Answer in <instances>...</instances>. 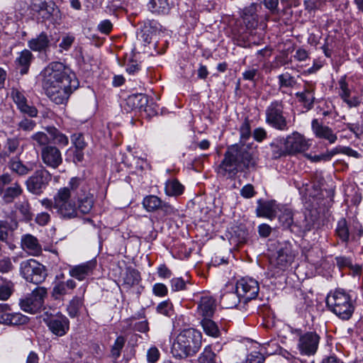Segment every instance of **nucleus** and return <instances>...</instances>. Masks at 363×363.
<instances>
[{"mask_svg":"<svg viewBox=\"0 0 363 363\" xmlns=\"http://www.w3.org/2000/svg\"><path fill=\"white\" fill-rule=\"evenodd\" d=\"M240 195L245 199H251L256 195L255 188L250 184H247L243 186L240 189Z\"/></svg>","mask_w":363,"mask_h":363,"instance_id":"obj_64","label":"nucleus"},{"mask_svg":"<svg viewBox=\"0 0 363 363\" xmlns=\"http://www.w3.org/2000/svg\"><path fill=\"white\" fill-rule=\"evenodd\" d=\"M242 301V298L235 290V286L232 283H228L222 290L220 302L223 307L226 308H235Z\"/></svg>","mask_w":363,"mask_h":363,"instance_id":"obj_17","label":"nucleus"},{"mask_svg":"<svg viewBox=\"0 0 363 363\" xmlns=\"http://www.w3.org/2000/svg\"><path fill=\"white\" fill-rule=\"evenodd\" d=\"M199 363H216L215 353L210 346H206L199 357Z\"/></svg>","mask_w":363,"mask_h":363,"instance_id":"obj_53","label":"nucleus"},{"mask_svg":"<svg viewBox=\"0 0 363 363\" xmlns=\"http://www.w3.org/2000/svg\"><path fill=\"white\" fill-rule=\"evenodd\" d=\"M335 232L342 242L347 243L349 241L350 232L347 221L345 218H341L337 221Z\"/></svg>","mask_w":363,"mask_h":363,"instance_id":"obj_40","label":"nucleus"},{"mask_svg":"<svg viewBox=\"0 0 363 363\" xmlns=\"http://www.w3.org/2000/svg\"><path fill=\"white\" fill-rule=\"evenodd\" d=\"M23 192V189L21 184L18 182H15L10 186H7L3 191L2 199L6 203H11L14 201L15 199L18 198Z\"/></svg>","mask_w":363,"mask_h":363,"instance_id":"obj_33","label":"nucleus"},{"mask_svg":"<svg viewBox=\"0 0 363 363\" xmlns=\"http://www.w3.org/2000/svg\"><path fill=\"white\" fill-rule=\"evenodd\" d=\"M216 303L212 297L207 295L201 296L197 307L199 315H201L203 318H211L214 313Z\"/></svg>","mask_w":363,"mask_h":363,"instance_id":"obj_30","label":"nucleus"},{"mask_svg":"<svg viewBox=\"0 0 363 363\" xmlns=\"http://www.w3.org/2000/svg\"><path fill=\"white\" fill-rule=\"evenodd\" d=\"M74 40L75 37L73 34L69 33L62 34L61 42L59 44L60 52H62L64 50H69L72 47V44L74 43Z\"/></svg>","mask_w":363,"mask_h":363,"instance_id":"obj_51","label":"nucleus"},{"mask_svg":"<svg viewBox=\"0 0 363 363\" xmlns=\"http://www.w3.org/2000/svg\"><path fill=\"white\" fill-rule=\"evenodd\" d=\"M152 293L156 296L164 297L167 295L168 289L164 284L156 283L152 286Z\"/></svg>","mask_w":363,"mask_h":363,"instance_id":"obj_63","label":"nucleus"},{"mask_svg":"<svg viewBox=\"0 0 363 363\" xmlns=\"http://www.w3.org/2000/svg\"><path fill=\"white\" fill-rule=\"evenodd\" d=\"M5 154H20L22 151L20 147V140L16 138H8L5 145Z\"/></svg>","mask_w":363,"mask_h":363,"instance_id":"obj_47","label":"nucleus"},{"mask_svg":"<svg viewBox=\"0 0 363 363\" xmlns=\"http://www.w3.org/2000/svg\"><path fill=\"white\" fill-rule=\"evenodd\" d=\"M279 89L291 88L296 84L295 78L291 74L286 72L278 76Z\"/></svg>","mask_w":363,"mask_h":363,"instance_id":"obj_49","label":"nucleus"},{"mask_svg":"<svg viewBox=\"0 0 363 363\" xmlns=\"http://www.w3.org/2000/svg\"><path fill=\"white\" fill-rule=\"evenodd\" d=\"M296 251L289 242L284 243L277 250V254L270 258L269 267L274 270L272 277L286 270L294 262Z\"/></svg>","mask_w":363,"mask_h":363,"instance_id":"obj_7","label":"nucleus"},{"mask_svg":"<svg viewBox=\"0 0 363 363\" xmlns=\"http://www.w3.org/2000/svg\"><path fill=\"white\" fill-rule=\"evenodd\" d=\"M279 222L285 228L290 227L294 223L293 213L289 208L284 209L279 216Z\"/></svg>","mask_w":363,"mask_h":363,"instance_id":"obj_54","label":"nucleus"},{"mask_svg":"<svg viewBox=\"0 0 363 363\" xmlns=\"http://www.w3.org/2000/svg\"><path fill=\"white\" fill-rule=\"evenodd\" d=\"M31 139L34 142V145L44 147L49 146L50 138L45 133L38 131L32 135Z\"/></svg>","mask_w":363,"mask_h":363,"instance_id":"obj_50","label":"nucleus"},{"mask_svg":"<svg viewBox=\"0 0 363 363\" xmlns=\"http://www.w3.org/2000/svg\"><path fill=\"white\" fill-rule=\"evenodd\" d=\"M265 122L269 126L277 130H288V121L284 112V104L281 100H274L267 106Z\"/></svg>","mask_w":363,"mask_h":363,"instance_id":"obj_6","label":"nucleus"},{"mask_svg":"<svg viewBox=\"0 0 363 363\" xmlns=\"http://www.w3.org/2000/svg\"><path fill=\"white\" fill-rule=\"evenodd\" d=\"M349 130L350 133L359 138L363 135V125L359 123L344 124L342 127L338 126V132L344 133Z\"/></svg>","mask_w":363,"mask_h":363,"instance_id":"obj_45","label":"nucleus"},{"mask_svg":"<svg viewBox=\"0 0 363 363\" xmlns=\"http://www.w3.org/2000/svg\"><path fill=\"white\" fill-rule=\"evenodd\" d=\"M44 322L51 333L58 337L65 335L69 328V320L62 314L48 316Z\"/></svg>","mask_w":363,"mask_h":363,"instance_id":"obj_15","label":"nucleus"},{"mask_svg":"<svg viewBox=\"0 0 363 363\" xmlns=\"http://www.w3.org/2000/svg\"><path fill=\"white\" fill-rule=\"evenodd\" d=\"M18 227V222L16 220H0V240L6 242L8 239L9 233L16 229Z\"/></svg>","mask_w":363,"mask_h":363,"instance_id":"obj_38","label":"nucleus"},{"mask_svg":"<svg viewBox=\"0 0 363 363\" xmlns=\"http://www.w3.org/2000/svg\"><path fill=\"white\" fill-rule=\"evenodd\" d=\"M11 308L7 303H0V324H7L11 313Z\"/></svg>","mask_w":363,"mask_h":363,"instance_id":"obj_59","label":"nucleus"},{"mask_svg":"<svg viewBox=\"0 0 363 363\" xmlns=\"http://www.w3.org/2000/svg\"><path fill=\"white\" fill-rule=\"evenodd\" d=\"M253 164L251 154L242 145H233L228 147L224 158L218 167V172L232 178L243 168Z\"/></svg>","mask_w":363,"mask_h":363,"instance_id":"obj_3","label":"nucleus"},{"mask_svg":"<svg viewBox=\"0 0 363 363\" xmlns=\"http://www.w3.org/2000/svg\"><path fill=\"white\" fill-rule=\"evenodd\" d=\"M125 71L130 75H135L140 70V65L137 60L129 59L125 62Z\"/></svg>","mask_w":363,"mask_h":363,"instance_id":"obj_57","label":"nucleus"},{"mask_svg":"<svg viewBox=\"0 0 363 363\" xmlns=\"http://www.w3.org/2000/svg\"><path fill=\"white\" fill-rule=\"evenodd\" d=\"M256 213L257 216L259 217H264L267 218H273L275 214L274 201H262V200H258Z\"/></svg>","mask_w":363,"mask_h":363,"instance_id":"obj_32","label":"nucleus"},{"mask_svg":"<svg viewBox=\"0 0 363 363\" xmlns=\"http://www.w3.org/2000/svg\"><path fill=\"white\" fill-rule=\"evenodd\" d=\"M47 294L46 288L37 287L30 294L20 301L21 308L29 313H38L43 308Z\"/></svg>","mask_w":363,"mask_h":363,"instance_id":"obj_10","label":"nucleus"},{"mask_svg":"<svg viewBox=\"0 0 363 363\" xmlns=\"http://www.w3.org/2000/svg\"><path fill=\"white\" fill-rule=\"evenodd\" d=\"M20 273L27 281L35 284L44 281L47 277L45 267L34 259L21 262Z\"/></svg>","mask_w":363,"mask_h":363,"instance_id":"obj_8","label":"nucleus"},{"mask_svg":"<svg viewBox=\"0 0 363 363\" xmlns=\"http://www.w3.org/2000/svg\"><path fill=\"white\" fill-rule=\"evenodd\" d=\"M72 143L74 145L75 149L84 150L86 145L84 138L81 133H74L71 137Z\"/></svg>","mask_w":363,"mask_h":363,"instance_id":"obj_61","label":"nucleus"},{"mask_svg":"<svg viewBox=\"0 0 363 363\" xmlns=\"http://www.w3.org/2000/svg\"><path fill=\"white\" fill-rule=\"evenodd\" d=\"M320 341L319 335L313 332H308L299 337L298 349L303 355H313L318 347Z\"/></svg>","mask_w":363,"mask_h":363,"instance_id":"obj_14","label":"nucleus"},{"mask_svg":"<svg viewBox=\"0 0 363 363\" xmlns=\"http://www.w3.org/2000/svg\"><path fill=\"white\" fill-rule=\"evenodd\" d=\"M184 191V185L176 179H171L165 182L164 191L169 196H179L183 194Z\"/></svg>","mask_w":363,"mask_h":363,"instance_id":"obj_34","label":"nucleus"},{"mask_svg":"<svg viewBox=\"0 0 363 363\" xmlns=\"http://www.w3.org/2000/svg\"><path fill=\"white\" fill-rule=\"evenodd\" d=\"M11 96L21 113L32 118L38 116L37 108L34 106L28 104L27 99L22 91L17 88H12Z\"/></svg>","mask_w":363,"mask_h":363,"instance_id":"obj_16","label":"nucleus"},{"mask_svg":"<svg viewBox=\"0 0 363 363\" xmlns=\"http://www.w3.org/2000/svg\"><path fill=\"white\" fill-rule=\"evenodd\" d=\"M0 300L6 301L9 298L13 292V284L10 281L1 279Z\"/></svg>","mask_w":363,"mask_h":363,"instance_id":"obj_48","label":"nucleus"},{"mask_svg":"<svg viewBox=\"0 0 363 363\" xmlns=\"http://www.w3.org/2000/svg\"><path fill=\"white\" fill-rule=\"evenodd\" d=\"M339 95L350 108L356 107L359 104L357 97H350V90L346 82L345 77H342L338 82Z\"/></svg>","mask_w":363,"mask_h":363,"instance_id":"obj_29","label":"nucleus"},{"mask_svg":"<svg viewBox=\"0 0 363 363\" xmlns=\"http://www.w3.org/2000/svg\"><path fill=\"white\" fill-rule=\"evenodd\" d=\"M202 345V334L200 331L188 328L183 330L175 338L172 353L178 358H185L196 354Z\"/></svg>","mask_w":363,"mask_h":363,"instance_id":"obj_4","label":"nucleus"},{"mask_svg":"<svg viewBox=\"0 0 363 363\" xmlns=\"http://www.w3.org/2000/svg\"><path fill=\"white\" fill-rule=\"evenodd\" d=\"M21 247L23 250L32 256H38L42 252V247L38 240L30 234L22 236Z\"/></svg>","mask_w":363,"mask_h":363,"instance_id":"obj_27","label":"nucleus"},{"mask_svg":"<svg viewBox=\"0 0 363 363\" xmlns=\"http://www.w3.org/2000/svg\"><path fill=\"white\" fill-rule=\"evenodd\" d=\"M46 131L50 135V139L57 145L60 147H65L69 143L68 137L60 132L55 127L50 126L47 127Z\"/></svg>","mask_w":363,"mask_h":363,"instance_id":"obj_35","label":"nucleus"},{"mask_svg":"<svg viewBox=\"0 0 363 363\" xmlns=\"http://www.w3.org/2000/svg\"><path fill=\"white\" fill-rule=\"evenodd\" d=\"M202 328L205 333L209 336H212L214 337H217L220 335L219 329L212 320L210 318H204L201 322Z\"/></svg>","mask_w":363,"mask_h":363,"instance_id":"obj_39","label":"nucleus"},{"mask_svg":"<svg viewBox=\"0 0 363 363\" xmlns=\"http://www.w3.org/2000/svg\"><path fill=\"white\" fill-rule=\"evenodd\" d=\"M125 340L123 336H118L111 347V355L117 359L121 355V352L124 347Z\"/></svg>","mask_w":363,"mask_h":363,"instance_id":"obj_56","label":"nucleus"},{"mask_svg":"<svg viewBox=\"0 0 363 363\" xmlns=\"http://www.w3.org/2000/svg\"><path fill=\"white\" fill-rule=\"evenodd\" d=\"M315 84L312 82H306L303 86V91L296 93V96L298 99L305 108L311 109L314 103Z\"/></svg>","mask_w":363,"mask_h":363,"instance_id":"obj_25","label":"nucleus"},{"mask_svg":"<svg viewBox=\"0 0 363 363\" xmlns=\"http://www.w3.org/2000/svg\"><path fill=\"white\" fill-rule=\"evenodd\" d=\"M147 97L144 94H133L126 99V105L130 110L145 111H147Z\"/></svg>","mask_w":363,"mask_h":363,"instance_id":"obj_31","label":"nucleus"},{"mask_svg":"<svg viewBox=\"0 0 363 363\" xmlns=\"http://www.w3.org/2000/svg\"><path fill=\"white\" fill-rule=\"evenodd\" d=\"M140 281V273L135 269H128L127 270L123 278V285L127 288H130L134 285L138 284Z\"/></svg>","mask_w":363,"mask_h":363,"instance_id":"obj_43","label":"nucleus"},{"mask_svg":"<svg viewBox=\"0 0 363 363\" xmlns=\"http://www.w3.org/2000/svg\"><path fill=\"white\" fill-rule=\"evenodd\" d=\"M76 286V282L71 279L67 281L55 280L52 283L51 296L55 300L62 299L65 296L71 294Z\"/></svg>","mask_w":363,"mask_h":363,"instance_id":"obj_21","label":"nucleus"},{"mask_svg":"<svg viewBox=\"0 0 363 363\" xmlns=\"http://www.w3.org/2000/svg\"><path fill=\"white\" fill-rule=\"evenodd\" d=\"M156 311L161 315L170 317L173 314L172 303L169 300L162 301L157 305Z\"/></svg>","mask_w":363,"mask_h":363,"instance_id":"obj_52","label":"nucleus"},{"mask_svg":"<svg viewBox=\"0 0 363 363\" xmlns=\"http://www.w3.org/2000/svg\"><path fill=\"white\" fill-rule=\"evenodd\" d=\"M34 60V56L30 50L24 49L18 54L15 60L16 68L21 74H27L29 67Z\"/></svg>","mask_w":363,"mask_h":363,"instance_id":"obj_28","label":"nucleus"},{"mask_svg":"<svg viewBox=\"0 0 363 363\" xmlns=\"http://www.w3.org/2000/svg\"><path fill=\"white\" fill-rule=\"evenodd\" d=\"M32 10L36 13L38 20L50 21L56 23L60 10L52 1L35 0L32 4Z\"/></svg>","mask_w":363,"mask_h":363,"instance_id":"obj_12","label":"nucleus"},{"mask_svg":"<svg viewBox=\"0 0 363 363\" xmlns=\"http://www.w3.org/2000/svg\"><path fill=\"white\" fill-rule=\"evenodd\" d=\"M281 141L286 145V151L289 155H296L306 152L311 146V139L304 135L294 131L286 137H281Z\"/></svg>","mask_w":363,"mask_h":363,"instance_id":"obj_9","label":"nucleus"},{"mask_svg":"<svg viewBox=\"0 0 363 363\" xmlns=\"http://www.w3.org/2000/svg\"><path fill=\"white\" fill-rule=\"evenodd\" d=\"M335 155V147L331 150H327L325 152L320 155H312L306 154V157L312 162H328Z\"/></svg>","mask_w":363,"mask_h":363,"instance_id":"obj_42","label":"nucleus"},{"mask_svg":"<svg viewBox=\"0 0 363 363\" xmlns=\"http://www.w3.org/2000/svg\"><path fill=\"white\" fill-rule=\"evenodd\" d=\"M28 318L20 313H12L11 311L8 323L6 325H18L27 323Z\"/></svg>","mask_w":363,"mask_h":363,"instance_id":"obj_55","label":"nucleus"},{"mask_svg":"<svg viewBox=\"0 0 363 363\" xmlns=\"http://www.w3.org/2000/svg\"><path fill=\"white\" fill-rule=\"evenodd\" d=\"M235 286L236 291L241 296L245 303L256 298L259 291L257 281L250 277L239 279Z\"/></svg>","mask_w":363,"mask_h":363,"instance_id":"obj_13","label":"nucleus"},{"mask_svg":"<svg viewBox=\"0 0 363 363\" xmlns=\"http://www.w3.org/2000/svg\"><path fill=\"white\" fill-rule=\"evenodd\" d=\"M84 303L83 298L74 296L67 307V311L71 317H75L78 315L79 310L82 308Z\"/></svg>","mask_w":363,"mask_h":363,"instance_id":"obj_46","label":"nucleus"},{"mask_svg":"<svg viewBox=\"0 0 363 363\" xmlns=\"http://www.w3.org/2000/svg\"><path fill=\"white\" fill-rule=\"evenodd\" d=\"M148 9L154 13H167L169 9V0H149Z\"/></svg>","mask_w":363,"mask_h":363,"instance_id":"obj_37","label":"nucleus"},{"mask_svg":"<svg viewBox=\"0 0 363 363\" xmlns=\"http://www.w3.org/2000/svg\"><path fill=\"white\" fill-rule=\"evenodd\" d=\"M84 191L80 189L77 190V194H75V199H77L78 205L77 213L79 211L83 214L89 213L94 206V195L87 191V187L84 182Z\"/></svg>","mask_w":363,"mask_h":363,"instance_id":"obj_22","label":"nucleus"},{"mask_svg":"<svg viewBox=\"0 0 363 363\" xmlns=\"http://www.w3.org/2000/svg\"><path fill=\"white\" fill-rule=\"evenodd\" d=\"M51 42L47 33L43 31L35 38L28 41V47L34 52H47Z\"/></svg>","mask_w":363,"mask_h":363,"instance_id":"obj_26","label":"nucleus"},{"mask_svg":"<svg viewBox=\"0 0 363 363\" xmlns=\"http://www.w3.org/2000/svg\"><path fill=\"white\" fill-rule=\"evenodd\" d=\"M35 125L36 123L34 121L24 118L18 123V128L23 131L29 132L33 130Z\"/></svg>","mask_w":363,"mask_h":363,"instance_id":"obj_60","label":"nucleus"},{"mask_svg":"<svg viewBox=\"0 0 363 363\" xmlns=\"http://www.w3.org/2000/svg\"><path fill=\"white\" fill-rule=\"evenodd\" d=\"M258 9H261L259 4L253 3L242 10V18L247 28L255 29L258 25Z\"/></svg>","mask_w":363,"mask_h":363,"instance_id":"obj_23","label":"nucleus"},{"mask_svg":"<svg viewBox=\"0 0 363 363\" xmlns=\"http://www.w3.org/2000/svg\"><path fill=\"white\" fill-rule=\"evenodd\" d=\"M326 304L333 313L343 320L350 319L354 310L350 296L342 289L328 294Z\"/></svg>","mask_w":363,"mask_h":363,"instance_id":"obj_5","label":"nucleus"},{"mask_svg":"<svg viewBox=\"0 0 363 363\" xmlns=\"http://www.w3.org/2000/svg\"><path fill=\"white\" fill-rule=\"evenodd\" d=\"M335 155L338 154H343L354 158H359L360 157V154L357 151L352 149L350 147L336 146L335 147Z\"/></svg>","mask_w":363,"mask_h":363,"instance_id":"obj_58","label":"nucleus"},{"mask_svg":"<svg viewBox=\"0 0 363 363\" xmlns=\"http://www.w3.org/2000/svg\"><path fill=\"white\" fill-rule=\"evenodd\" d=\"M14 207L15 213L13 215V220L29 221L32 220L33 213L28 199H24L21 201H18L15 203Z\"/></svg>","mask_w":363,"mask_h":363,"instance_id":"obj_24","label":"nucleus"},{"mask_svg":"<svg viewBox=\"0 0 363 363\" xmlns=\"http://www.w3.org/2000/svg\"><path fill=\"white\" fill-rule=\"evenodd\" d=\"M51 174L43 167L37 169L26 182L27 190L35 195H40L51 180Z\"/></svg>","mask_w":363,"mask_h":363,"instance_id":"obj_11","label":"nucleus"},{"mask_svg":"<svg viewBox=\"0 0 363 363\" xmlns=\"http://www.w3.org/2000/svg\"><path fill=\"white\" fill-rule=\"evenodd\" d=\"M9 167L19 176H24L31 172L34 167L33 164H24L20 160L13 159L9 162Z\"/></svg>","mask_w":363,"mask_h":363,"instance_id":"obj_36","label":"nucleus"},{"mask_svg":"<svg viewBox=\"0 0 363 363\" xmlns=\"http://www.w3.org/2000/svg\"><path fill=\"white\" fill-rule=\"evenodd\" d=\"M162 200L157 196L150 195L143 199V205L147 211L159 209Z\"/></svg>","mask_w":363,"mask_h":363,"instance_id":"obj_44","label":"nucleus"},{"mask_svg":"<svg viewBox=\"0 0 363 363\" xmlns=\"http://www.w3.org/2000/svg\"><path fill=\"white\" fill-rule=\"evenodd\" d=\"M270 146L273 158L277 159L283 156L289 155L288 152L286 151V145L282 143L281 138L276 139L271 143Z\"/></svg>","mask_w":363,"mask_h":363,"instance_id":"obj_41","label":"nucleus"},{"mask_svg":"<svg viewBox=\"0 0 363 363\" xmlns=\"http://www.w3.org/2000/svg\"><path fill=\"white\" fill-rule=\"evenodd\" d=\"M41 158L48 167L56 169L62 162L60 150L55 146H46L42 149Z\"/></svg>","mask_w":363,"mask_h":363,"instance_id":"obj_20","label":"nucleus"},{"mask_svg":"<svg viewBox=\"0 0 363 363\" xmlns=\"http://www.w3.org/2000/svg\"><path fill=\"white\" fill-rule=\"evenodd\" d=\"M311 129L317 138L325 140L330 145L335 144L337 140V135L333 130L329 126L323 125L316 118L311 122Z\"/></svg>","mask_w":363,"mask_h":363,"instance_id":"obj_18","label":"nucleus"},{"mask_svg":"<svg viewBox=\"0 0 363 363\" xmlns=\"http://www.w3.org/2000/svg\"><path fill=\"white\" fill-rule=\"evenodd\" d=\"M40 75L46 95L56 104L66 103L72 91L79 85L75 74L60 62H50Z\"/></svg>","mask_w":363,"mask_h":363,"instance_id":"obj_1","label":"nucleus"},{"mask_svg":"<svg viewBox=\"0 0 363 363\" xmlns=\"http://www.w3.org/2000/svg\"><path fill=\"white\" fill-rule=\"evenodd\" d=\"M96 267V260L91 259L70 267L69 274L79 281H84L93 274Z\"/></svg>","mask_w":363,"mask_h":363,"instance_id":"obj_19","label":"nucleus"},{"mask_svg":"<svg viewBox=\"0 0 363 363\" xmlns=\"http://www.w3.org/2000/svg\"><path fill=\"white\" fill-rule=\"evenodd\" d=\"M170 284L173 291H179L186 289V282L182 277L172 279Z\"/></svg>","mask_w":363,"mask_h":363,"instance_id":"obj_62","label":"nucleus"},{"mask_svg":"<svg viewBox=\"0 0 363 363\" xmlns=\"http://www.w3.org/2000/svg\"><path fill=\"white\" fill-rule=\"evenodd\" d=\"M79 189L84 190V181L73 177L67 186L60 188L54 195L55 211L60 218L69 220L78 216L75 194Z\"/></svg>","mask_w":363,"mask_h":363,"instance_id":"obj_2","label":"nucleus"}]
</instances>
